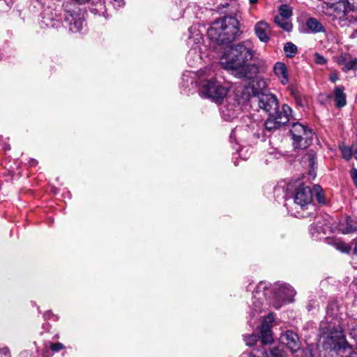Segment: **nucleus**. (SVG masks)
Listing matches in <instances>:
<instances>
[{
  "label": "nucleus",
  "instance_id": "f257e3e1",
  "mask_svg": "<svg viewBox=\"0 0 357 357\" xmlns=\"http://www.w3.org/2000/svg\"><path fill=\"white\" fill-rule=\"evenodd\" d=\"M295 294V290L288 284L271 286L266 282H260L252 293L251 315L255 317L267 305L280 309L282 305L292 302Z\"/></svg>",
  "mask_w": 357,
  "mask_h": 357
},
{
  "label": "nucleus",
  "instance_id": "f03ea898",
  "mask_svg": "<svg viewBox=\"0 0 357 357\" xmlns=\"http://www.w3.org/2000/svg\"><path fill=\"white\" fill-rule=\"evenodd\" d=\"M253 45L250 40H245L237 45L227 47L220 57L221 66L238 77L252 78V73H257L255 66L248 64L253 57Z\"/></svg>",
  "mask_w": 357,
  "mask_h": 357
},
{
  "label": "nucleus",
  "instance_id": "7ed1b4c3",
  "mask_svg": "<svg viewBox=\"0 0 357 357\" xmlns=\"http://www.w3.org/2000/svg\"><path fill=\"white\" fill-rule=\"evenodd\" d=\"M194 72H190L184 74L183 79L184 82H193L192 75H195ZM198 80L197 83L199 86V95L204 98L209 99L216 104H221L225 99L230 94L229 87L222 85L220 82L217 81L215 78V73L211 67H206L200 69L197 73Z\"/></svg>",
  "mask_w": 357,
  "mask_h": 357
},
{
  "label": "nucleus",
  "instance_id": "20e7f679",
  "mask_svg": "<svg viewBox=\"0 0 357 357\" xmlns=\"http://www.w3.org/2000/svg\"><path fill=\"white\" fill-rule=\"evenodd\" d=\"M341 319L338 304L337 302L330 303L326 308L325 320L320 324L321 337L325 348H335L334 344H337V341L344 337Z\"/></svg>",
  "mask_w": 357,
  "mask_h": 357
},
{
  "label": "nucleus",
  "instance_id": "39448f33",
  "mask_svg": "<svg viewBox=\"0 0 357 357\" xmlns=\"http://www.w3.org/2000/svg\"><path fill=\"white\" fill-rule=\"evenodd\" d=\"M241 34L239 22L236 17L226 16L213 22L208 29L207 35L214 49L229 43Z\"/></svg>",
  "mask_w": 357,
  "mask_h": 357
},
{
  "label": "nucleus",
  "instance_id": "423d86ee",
  "mask_svg": "<svg viewBox=\"0 0 357 357\" xmlns=\"http://www.w3.org/2000/svg\"><path fill=\"white\" fill-rule=\"evenodd\" d=\"M312 201V191L310 188L305 185L298 186L295 191L292 198H285L284 206L291 208L295 211L296 216L305 218L306 216L300 214L299 210H304L310 206Z\"/></svg>",
  "mask_w": 357,
  "mask_h": 357
},
{
  "label": "nucleus",
  "instance_id": "0eeeda50",
  "mask_svg": "<svg viewBox=\"0 0 357 357\" xmlns=\"http://www.w3.org/2000/svg\"><path fill=\"white\" fill-rule=\"evenodd\" d=\"M290 134L295 149H306L312 142L314 133L312 129L299 122L291 124Z\"/></svg>",
  "mask_w": 357,
  "mask_h": 357
},
{
  "label": "nucleus",
  "instance_id": "6e6552de",
  "mask_svg": "<svg viewBox=\"0 0 357 357\" xmlns=\"http://www.w3.org/2000/svg\"><path fill=\"white\" fill-rule=\"evenodd\" d=\"M242 91L243 87L238 86L232 94H229L225 99V104L220 109L222 117L225 121H232L240 113V104L243 99V96H241Z\"/></svg>",
  "mask_w": 357,
  "mask_h": 357
},
{
  "label": "nucleus",
  "instance_id": "1a4fd4ad",
  "mask_svg": "<svg viewBox=\"0 0 357 357\" xmlns=\"http://www.w3.org/2000/svg\"><path fill=\"white\" fill-rule=\"evenodd\" d=\"M291 107L287 105H282V112L280 114L268 115V118L264 123L266 132H272L280 128L289 121L291 114Z\"/></svg>",
  "mask_w": 357,
  "mask_h": 357
},
{
  "label": "nucleus",
  "instance_id": "9d476101",
  "mask_svg": "<svg viewBox=\"0 0 357 357\" xmlns=\"http://www.w3.org/2000/svg\"><path fill=\"white\" fill-rule=\"evenodd\" d=\"M258 105L259 108L268 113V115L282 112V108L281 109L279 108V102L276 96L272 93H262L259 96Z\"/></svg>",
  "mask_w": 357,
  "mask_h": 357
},
{
  "label": "nucleus",
  "instance_id": "9b49d317",
  "mask_svg": "<svg viewBox=\"0 0 357 357\" xmlns=\"http://www.w3.org/2000/svg\"><path fill=\"white\" fill-rule=\"evenodd\" d=\"M280 342L289 349L293 354H295L301 347V342L297 334L291 331H287L281 334Z\"/></svg>",
  "mask_w": 357,
  "mask_h": 357
},
{
  "label": "nucleus",
  "instance_id": "f8f14e48",
  "mask_svg": "<svg viewBox=\"0 0 357 357\" xmlns=\"http://www.w3.org/2000/svg\"><path fill=\"white\" fill-rule=\"evenodd\" d=\"M275 320L273 313H270L266 317L262 322L260 328V335L261 338V343L263 345L271 344L273 339L271 332V327Z\"/></svg>",
  "mask_w": 357,
  "mask_h": 357
},
{
  "label": "nucleus",
  "instance_id": "ddd939ff",
  "mask_svg": "<svg viewBox=\"0 0 357 357\" xmlns=\"http://www.w3.org/2000/svg\"><path fill=\"white\" fill-rule=\"evenodd\" d=\"M337 344H334L335 348H329L331 350H335L338 355L342 357H357V342L355 344V348H353L346 340L345 336L342 337Z\"/></svg>",
  "mask_w": 357,
  "mask_h": 357
},
{
  "label": "nucleus",
  "instance_id": "4468645a",
  "mask_svg": "<svg viewBox=\"0 0 357 357\" xmlns=\"http://www.w3.org/2000/svg\"><path fill=\"white\" fill-rule=\"evenodd\" d=\"M330 227L325 223L322 217H316V222L310 227V234L315 240H319L324 237V235L329 231Z\"/></svg>",
  "mask_w": 357,
  "mask_h": 357
},
{
  "label": "nucleus",
  "instance_id": "2eb2a0df",
  "mask_svg": "<svg viewBox=\"0 0 357 357\" xmlns=\"http://www.w3.org/2000/svg\"><path fill=\"white\" fill-rule=\"evenodd\" d=\"M69 29L73 33L79 32L84 26V18L80 13L68 11L66 15Z\"/></svg>",
  "mask_w": 357,
  "mask_h": 357
},
{
  "label": "nucleus",
  "instance_id": "dca6fc26",
  "mask_svg": "<svg viewBox=\"0 0 357 357\" xmlns=\"http://www.w3.org/2000/svg\"><path fill=\"white\" fill-rule=\"evenodd\" d=\"M338 66H342L344 72L357 70V58H353L348 54H340L336 57Z\"/></svg>",
  "mask_w": 357,
  "mask_h": 357
},
{
  "label": "nucleus",
  "instance_id": "f3484780",
  "mask_svg": "<svg viewBox=\"0 0 357 357\" xmlns=\"http://www.w3.org/2000/svg\"><path fill=\"white\" fill-rule=\"evenodd\" d=\"M255 32L260 41L267 43L270 40L271 30L266 22H258L255 26Z\"/></svg>",
  "mask_w": 357,
  "mask_h": 357
},
{
  "label": "nucleus",
  "instance_id": "a211bd4d",
  "mask_svg": "<svg viewBox=\"0 0 357 357\" xmlns=\"http://www.w3.org/2000/svg\"><path fill=\"white\" fill-rule=\"evenodd\" d=\"M202 34L197 25H192L188 29V38L187 43L191 47H198L202 41Z\"/></svg>",
  "mask_w": 357,
  "mask_h": 357
},
{
  "label": "nucleus",
  "instance_id": "6ab92c4d",
  "mask_svg": "<svg viewBox=\"0 0 357 357\" xmlns=\"http://www.w3.org/2000/svg\"><path fill=\"white\" fill-rule=\"evenodd\" d=\"M273 72L282 85H287L289 83L288 70L287 66L283 62H276L273 66Z\"/></svg>",
  "mask_w": 357,
  "mask_h": 357
},
{
  "label": "nucleus",
  "instance_id": "aec40b11",
  "mask_svg": "<svg viewBox=\"0 0 357 357\" xmlns=\"http://www.w3.org/2000/svg\"><path fill=\"white\" fill-rule=\"evenodd\" d=\"M240 357H283V352L278 347L273 348L268 354L265 349L252 353L244 352Z\"/></svg>",
  "mask_w": 357,
  "mask_h": 357
},
{
  "label": "nucleus",
  "instance_id": "412c9836",
  "mask_svg": "<svg viewBox=\"0 0 357 357\" xmlns=\"http://www.w3.org/2000/svg\"><path fill=\"white\" fill-rule=\"evenodd\" d=\"M337 229L342 234H349L357 230V224L351 217H346L339 222Z\"/></svg>",
  "mask_w": 357,
  "mask_h": 357
},
{
  "label": "nucleus",
  "instance_id": "4be33fe9",
  "mask_svg": "<svg viewBox=\"0 0 357 357\" xmlns=\"http://www.w3.org/2000/svg\"><path fill=\"white\" fill-rule=\"evenodd\" d=\"M302 162L303 164L307 165L310 167L309 175L312 178L315 176V165L317 164L316 153L310 150L303 157Z\"/></svg>",
  "mask_w": 357,
  "mask_h": 357
},
{
  "label": "nucleus",
  "instance_id": "5701e85b",
  "mask_svg": "<svg viewBox=\"0 0 357 357\" xmlns=\"http://www.w3.org/2000/svg\"><path fill=\"white\" fill-rule=\"evenodd\" d=\"M238 8V5L234 0H229L223 3H220L217 8L218 10L221 13H227L229 14H234L235 15H236Z\"/></svg>",
  "mask_w": 357,
  "mask_h": 357
},
{
  "label": "nucleus",
  "instance_id": "b1692460",
  "mask_svg": "<svg viewBox=\"0 0 357 357\" xmlns=\"http://www.w3.org/2000/svg\"><path fill=\"white\" fill-rule=\"evenodd\" d=\"M306 26L309 31L316 33L324 32L325 29L322 24L316 18L310 17L306 22Z\"/></svg>",
  "mask_w": 357,
  "mask_h": 357
},
{
  "label": "nucleus",
  "instance_id": "393cba45",
  "mask_svg": "<svg viewBox=\"0 0 357 357\" xmlns=\"http://www.w3.org/2000/svg\"><path fill=\"white\" fill-rule=\"evenodd\" d=\"M344 88L342 86H339L334 89V96L335 105L337 107H344L346 103V94L344 93Z\"/></svg>",
  "mask_w": 357,
  "mask_h": 357
},
{
  "label": "nucleus",
  "instance_id": "a878e982",
  "mask_svg": "<svg viewBox=\"0 0 357 357\" xmlns=\"http://www.w3.org/2000/svg\"><path fill=\"white\" fill-rule=\"evenodd\" d=\"M197 47H191L190 50L187 54V61L191 66H195L197 63H201L202 57L197 51Z\"/></svg>",
  "mask_w": 357,
  "mask_h": 357
},
{
  "label": "nucleus",
  "instance_id": "bb28decb",
  "mask_svg": "<svg viewBox=\"0 0 357 357\" xmlns=\"http://www.w3.org/2000/svg\"><path fill=\"white\" fill-rule=\"evenodd\" d=\"M343 1L345 4L347 13H348L350 16L353 17V20L349 21V24L347 25L349 26L357 20V17L354 15L353 13L354 10H357V0H343Z\"/></svg>",
  "mask_w": 357,
  "mask_h": 357
},
{
  "label": "nucleus",
  "instance_id": "cd10ccee",
  "mask_svg": "<svg viewBox=\"0 0 357 357\" xmlns=\"http://www.w3.org/2000/svg\"><path fill=\"white\" fill-rule=\"evenodd\" d=\"M312 191V196L314 195V197L319 204H325L326 203L324 190L320 185H314Z\"/></svg>",
  "mask_w": 357,
  "mask_h": 357
},
{
  "label": "nucleus",
  "instance_id": "c85d7f7f",
  "mask_svg": "<svg viewBox=\"0 0 357 357\" xmlns=\"http://www.w3.org/2000/svg\"><path fill=\"white\" fill-rule=\"evenodd\" d=\"M274 21L276 24H278L284 31L288 32L291 31L292 25L287 18L282 17L281 16H275Z\"/></svg>",
  "mask_w": 357,
  "mask_h": 357
},
{
  "label": "nucleus",
  "instance_id": "c756f323",
  "mask_svg": "<svg viewBox=\"0 0 357 357\" xmlns=\"http://www.w3.org/2000/svg\"><path fill=\"white\" fill-rule=\"evenodd\" d=\"M285 54L289 58L294 57L297 53V47L292 43H287L284 46Z\"/></svg>",
  "mask_w": 357,
  "mask_h": 357
},
{
  "label": "nucleus",
  "instance_id": "7c9ffc66",
  "mask_svg": "<svg viewBox=\"0 0 357 357\" xmlns=\"http://www.w3.org/2000/svg\"><path fill=\"white\" fill-rule=\"evenodd\" d=\"M295 357H314V354L310 347L305 349H298V350L294 354Z\"/></svg>",
  "mask_w": 357,
  "mask_h": 357
},
{
  "label": "nucleus",
  "instance_id": "2f4dec72",
  "mask_svg": "<svg viewBox=\"0 0 357 357\" xmlns=\"http://www.w3.org/2000/svg\"><path fill=\"white\" fill-rule=\"evenodd\" d=\"M356 147V146H352L351 148H350L344 146L340 148L343 158H344L347 160H350L352 155H354L355 153Z\"/></svg>",
  "mask_w": 357,
  "mask_h": 357
},
{
  "label": "nucleus",
  "instance_id": "473e14b6",
  "mask_svg": "<svg viewBox=\"0 0 357 357\" xmlns=\"http://www.w3.org/2000/svg\"><path fill=\"white\" fill-rule=\"evenodd\" d=\"M280 15L278 16H281L282 17L289 18L292 15L291 9L287 5H282L280 7Z\"/></svg>",
  "mask_w": 357,
  "mask_h": 357
},
{
  "label": "nucleus",
  "instance_id": "72a5a7b5",
  "mask_svg": "<svg viewBox=\"0 0 357 357\" xmlns=\"http://www.w3.org/2000/svg\"><path fill=\"white\" fill-rule=\"evenodd\" d=\"M259 339L261 340V336L259 337L256 334H252L245 337V342L248 346L251 347L253 346L257 342H258ZM261 344H263L261 342Z\"/></svg>",
  "mask_w": 357,
  "mask_h": 357
},
{
  "label": "nucleus",
  "instance_id": "f704fd0d",
  "mask_svg": "<svg viewBox=\"0 0 357 357\" xmlns=\"http://www.w3.org/2000/svg\"><path fill=\"white\" fill-rule=\"evenodd\" d=\"M334 246L337 250L341 251L342 252L348 253L350 250L349 246L342 241H339L335 242Z\"/></svg>",
  "mask_w": 357,
  "mask_h": 357
},
{
  "label": "nucleus",
  "instance_id": "c9c22d12",
  "mask_svg": "<svg viewBox=\"0 0 357 357\" xmlns=\"http://www.w3.org/2000/svg\"><path fill=\"white\" fill-rule=\"evenodd\" d=\"M13 6L12 0H0V9L3 12L8 11Z\"/></svg>",
  "mask_w": 357,
  "mask_h": 357
},
{
  "label": "nucleus",
  "instance_id": "e433bc0d",
  "mask_svg": "<svg viewBox=\"0 0 357 357\" xmlns=\"http://www.w3.org/2000/svg\"><path fill=\"white\" fill-rule=\"evenodd\" d=\"M314 62L318 65H324L327 62V59L317 52L314 54Z\"/></svg>",
  "mask_w": 357,
  "mask_h": 357
},
{
  "label": "nucleus",
  "instance_id": "4c0bfd02",
  "mask_svg": "<svg viewBox=\"0 0 357 357\" xmlns=\"http://www.w3.org/2000/svg\"><path fill=\"white\" fill-rule=\"evenodd\" d=\"M349 336L357 342V326L351 325L349 328Z\"/></svg>",
  "mask_w": 357,
  "mask_h": 357
},
{
  "label": "nucleus",
  "instance_id": "58836bf2",
  "mask_svg": "<svg viewBox=\"0 0 357 357\" xmlns=\"http://www.w3.org/2000/svg\"><path fill=\"white\" fill-rule=\"evenodd\" d=\"M50 349L53 351L58 352L64 349V345L60 342L52 343L50 345Z\"/></svg>",
  "mask_w": 357,
  "mask_h": 357
},
{
  "label": "nucleus",
  "instance_id": "ea45409f",
  "mask_svg": "<svg viewBox=\"0 0 357 357\" xmlns=\"http://www.w3.org/2000/svg\"><path fill=\"white\" fill-rule=\"evenodd\" d=\"M112 3L114 8H120L125 5V0H112Z\"/></svg>",
  "mask_w": 357,
  "mask_h": 357
},
{
  "label": "nucleus",
  "instance_id": "a19ab883",
  "mask_svg": "<svg viewBox=\"0 0 357 357\" xmlns=\"http://www.w3.org/2000/svg\"><path fill=\"white\" fill-rule=\"evenodd\" d=\"M43 316L45 319H50L52 317L54 318V320L58 319V317L53 314V313L51 311H47Z\"/></svg>",
  "mask_w": 357,
  "mask_h": 357
},
{
  "label": "nucleus",
  "instance_id": "79ce46f5",
  "mask_svg": "<svg viewBox=\"0 0 357 357\" xmlns=\"http://www.w3.org/2000/svg\"><path fill=\"white\" fill-rule=\"evenodd\" d=\"M351 178L355 183V185L357 187V169L354 168L351 171Z\"/></svg>",
  "mask_w": 357,
  "mask_h": 357
},
{
  "label": "nucleus",
  "instance_id": "37998d69",
  "mask_svg": "<svg viewBox=\"0 0 357 357\" xmlns=\"http://www.w3.org/2000/svg\"><path fill=\"white\" fill-rule=\"evenodd\" d=\"M239 129L238 128H236L234 130H232L231 135H230V140L232 141L233 139L234 140H236V135L238 132Z\"/></svg>",
  "mask_w": 357,
  "mask_h": 357
},
{
  "label": "nucleus",
  "instance_id": "c03bdc74",
  "mask_svg": "<svg viewBox=\"0 0 357 357\" xmlns=\"http://www.w3.org/2000/svg\"><path fill=\"white\" fill-rule=\"evenodd\" d=\"M329 79L332 82H335L338 79V76L335 73H331L329 75Z\"/></svg>",
  "mask_w": 357,
  "mask_h": 357
},
{
  "label": "nucleus",
  "instance_id": "a18cd8bd",
  "mask_svg": "<svg viewBox=\"0 0 357 357\" xmlns=\"http://www.w3.org/2000/svg\"><path fill=\"white\" fill-rule=\"evenodd\" d=\"M353 244H354V252L356 255H357V238L354 240Z\"/></svg>",
  "mask_w": 357,
  "mask_h": 357
},
{
  "label": "nucleus",
  "instance_id": "49530a36",
  "mask_svg": "<svg viewBox=\"0 0 357 357\" xmlns=\"http://www.w3.org/2000/svg\"><path fill=\"white\" fill-rule=\"evenodd\" d=\"M258 0H249L250 3L255 4L257 3Z\"/></svg>",
  "mask_w": 357,
  "mask_h": 357
},
{
  "label": "nucleus",
  "instance_id": "de8ad7c7",
  "mask_svg": "<svg viewBox=\"0 0 357 357\" xmlns=\"http://www.w3.org/2000/svg\"><path fill=\"white\" fill-rule=\"evenodd\" d=\"M354 155H355V158L357 160V146L355 148V153H354Z\"/></svg>",
  "mask_w": 357,
  "mask_h": 357
},
{
  "label": "nucleus",
  "instance_id": "09e8293b",
  "mask_svg": "<svg viewBox=\"0 0 357 357\" xmlns=\"http://www.w3.org/2000/svg\"><path fill=\"white\" fill-rule=\"evenodd\" d=\"M35 163H36V160H33L32 165H35Z\"/></svg>",
  "mask_w": 357,
  "mask_h": 357
}]
</instances>
